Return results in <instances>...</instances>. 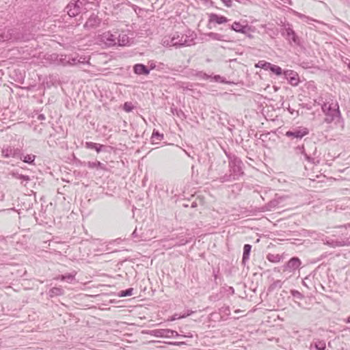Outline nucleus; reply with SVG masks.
Returning a JSON list of instances; mask_svg holds the SVG:
<instances>
[{"label":"nucleus","mask_w":350,"mask_h":350,"mask_svg":"<svg viewBox=\"0 0 350 350\" xmlns=\"http://www.w3.org/2000/svg\"><path fill=\"white\" fill-rule=\"evenodd\" d=\"M277 204H278V201H276V200H273V201H271V202L269 203V206L270 208H273V207H275Z\"/></svg>","instance_id":"38"},{"label":"nucleus","mask_w":350,"mask_h":350,"mask_svg":"<svg viewBox=\"0 0 350 350\" xmlns=\"http://www.w3.org/2000/svg\"><path fill=\"white\" fill-rule=\"evenodd\" d=\"M283 29L281 30V34L288 41L290 45L301 46V40L297 35L292 28V25L286 24L283 25Z\"/></svg>","instance_id":"5"},{"label":"nucleus","mask_w":350,"mask_h":350,"mask_svg":"<svg viewBox=\"0 0 350 350\" xmlns=\"http://www.w3.org/2000/svg\"><path fill=\"white\" fill-rule=\"evenodd\" d=\"M163 139V134H161L158 131H153L152 134L151 139L152 143H155V141H161Z\"/></svg>","instance_id":"24"},{"label":"nucleus","mask_w":350,"mask_h":350,"mask_svg":"<svg viewBox=\"0 0 350 350\" xmlns=\"http://www.w3.org/2000/svg\"><path fill=\"white\" fill-rule=\"evenodd\" d=\"M175 111H176V114L177 116H180V115H184L183 112L182 111H178L177 109H175Z\"/></svg>","instance_id":"42"},{"label":"nucleus","mask_w":350,"mask_h":350,"mask_svg":"<svg viewBox=\"0 0 350 350\" xmlns=\"http://www.w3.org/2000/svg\"><path fill=\"white\" fill-rule=\"evenodd\" d=\"M103 145L94 143V142H86L85 143V147L90 149H94L97 152H100L101 151V149L103 148Z\"/></svg>","instance_id":"22"},{"label":"nucleus","mask_w":350,"mask_h":350,"mask_svg":"<svg viewBox=\"0 0 350 350\" xmlns=\"http://www.w3.org/2000/svg\"><path fill=\"white\" fill-rule=\"evenodd\" d=\"M188 243V241L187 240H185V239H181L177 243L175 244V246H181V245H185L186 243Z\"/></svg>","instance_id":"35"},{"label":"nucleus","mask_w":350,"mask_h":350,"mask_svg":"<svg viewBox=\"0 0 350 350\" xmlns=\"http://www.w3.org/2000/svg\"><path fill=\"white\" fill-rule=\"evenodd\" d=\"M64 291L62 288L53 287L49 290V295L51 297L55 296H61L64 294Z\"/></svg>","instance_id":"20"},{"label":"nucleus","mask_w":350,"mask_h":350,"mask_svg":"<svg viewBox=\"0 0 350 350\" xmlns=\"http://www.w3.org/2000/svg\"><path fill=\"white\" fill-rule=\"evenodd\" d=\"M229 162V174H225L218 178L220 183L232 182L238 180L244 174L243 162L234 155L227 154Z\"/></svg>","instance_id":"2"},{"label":"nucleus","mask_w":350,"mask_h":350,"mask_svg":"<svg viewBox=\"0 0 350 350\" xmlns=\"http://www.w3.org/2000/svg\"><path fill=\"white\" fill-rule=\"evenodd\" d=\"M301 264L300 259L297 257L291 258L285 266V269L289 271H293L297 269Z\"/></svg>","instance_id":"12"},{"label":"nucleus","mask_w":350,"mask_h":350,"mask_svg":"<svg viewBox=\"0 0 350 350\" xmlns=\"http://www.w3.org/2000/svg\"><path fill=\"white\" fill-rule=\"evenodd\" d=\"M346 322L348 323H350V316L347 318V319L346 320Z\"/></svg>","instance_id":"46"},{"label":"nucleus","mask_w":350,"mask_h":350,"mask_svg":"<svg viewBox=\"0 0 350 350\" xmlns=\"http://www.w3.org/2000/svg\"><path fill=\"white\" fill-rule=\"evenodd\" d=\"M101 23V19L95 14H92L84 24V28L86 29H95L98 27Z\"/></svg>","instance_id":"11"},{"label":"nucleus","mask_w":350,"mask_h":350,"mask_svg":"<svg viewBox=\"0 0 350 350\" xmlns=\"http://www.w3.org/2000/svg\"><path fill=\"white\" fill-rule=\"evenodd\" d=\"M291 293L296 299H298L299 300L304 299V295L297 290H291Z\"/></svg>","instance_id":"32"},{"label":"nucleus","mask_w":350,"mask_h":350,"mask_svg":"<svg viewBox=\"0 0 350 350\" xmlns=\"http://www.w3.org/2000/svg\"><path fill=\"white\" fill-rule=\"evenodd\" d=\"M284 78L293 86L298 85L299 83V77L298 74L292 70H286L283 72Z\"/></svg>","instance_id":"10"},{"label":"nucleus","mask_w":350,"mask_h":350,"mask_svg":"<svg viewBox=\"0 0 350 350\" xmlns=\"http://www.w3.org/2000/svg\"><path fill=\"white\" fill-rule=\"evenodd\" d=\"M308 134L309 130L308 128L304 126H298L286 131L285 136L289 138L291 141L298 142Z\"/></svg>","instance_id":"6"},{"label":"nucleus","mask_w":350,"mask_h":350,"mask_svg":"<svg viewBox=\"0 0 350 350\" xmlns=\"http://www.w3.org/2000/svg\"><path fill=\"white\" fill-rule=\"evenodd\" d=\"M56 280H62V275H59L57 278H56Z\"/></svg>","instance_id":"47"},{"label":"nucleus","mask_w":350,"mask_h":350,"mask_svg":"<svg viewBox=\"0 0 350 350\" xmlns=\"http://www.w3.org/2000/svg\"><path fill=\"white\" fill-rule=\"evenodd\" d=\"M72 62H70V60H68V62L70 64H77V62H76V59L75 58H72Z\"/></svg>","instance_id":"40"},{"label":"nucleus","mask_w":350,"mask_h":350,"mask_svg":"<svg viewBox=\"0 0 350 350\" xmlns=\"http://www.w3.org/2000/svg\"><path fill=\"white\" fill-rule=\"evenodd\" d=\"M75 274L68 273L65 275H62V281H66L68 282H71L75 279Z\"/></svg>","instance_id":"30"},{"label":"nucleus","mask_w":350,"mask_h":350,"mask_svg":"<svg viewBox=\"0 0 350 350\" xmlns=\"http://www.w3.org/2000/svg\"><path fill=\"white\" fill-rule=\"evenodd\" d=\"M190 314L189 313H187V314H183L180 317H177L176 314L174 315L172 320H176V319H180V318H184V317H186L187 316H189Z\"/></svg>","instance_id":"37"},{"label":"nucleus","mask_w":350,"mask_h":350,"mask_svg":"<svg viewBox=\"0 0 350 350\" xmlns=\"http://www.w3.org/2000/svg\"><path fill=\"white\" fill-rule=\"evenodd\" d=\"M134 72L137 75H147L150 72V70L142 64H135L133 67Z\"/></svg>","instance_id":"15"},{"label":"nucleus","mask_w":350,"mask_h":350,"mask_svg":"<svg viewBox=\"0 0 350 350\" xmlns=\"http://www.w3.org/2000/svg\"><path fill=\"white\" fill-rule=\"evenodd\" d=\"M326 244H327L332 247L341 246V245H344V244H342L341 242L334 241H332L331 242L327 241Z\"/></svg>","instance_id":"33"},{"label":"nucleus","mask_w":350,"mask_h":350,"mask_svg":"<svg viewBox=\"0 0 350 350\" xmlns=\"http://www.w3.org/2000/svg\"><path fill=\"white\" fill-rule=\"evenodd\" d=\"M282 284H283V282L281 280H275L269 286V291H274L277 288H282Z\"/></svg>","instance_id":"27"},{"label":"nucleus","mask_w":350,"mask_h":350,"mask_svg":"<svg viewBox=\"0 0 350 350\" xmlns=\"http://www.w3.org/2000/svg\"><path fill=\"white\" fill-rule=\"evenodd\" d=\"M173 344H174V345H180V343H179V342H174Z\"/></svg>","instance_id":"49"},{"label":"nucleus","mask_w":350,"mask_h":350,"mask_svg":"<svg viewBox=\"0 0 350 350\" xmlns=\"http://www.w3.org/2000/svg\"><path fill=\"white\" fill-rule=\"evenodd\" d=\"M230 20L227 18L226 16L218 15L217 14H211L209 16V22L210 23H215L217 24H223L226 23Z\"/></svg>","instance_id":"14"},{"label":"nucleus","mask_w":350,"mask_h":350,"mask_svg":"<svg viewBox=\"0 0 350 350\" xmlns=\"http://www.w3.org/2000/svg\"><path fill=\"white\" fill-rule=\"evenodd\" d=\"M296 150L298 152H300L301 154H303L307 161L312 163L314 162V159L312 157V155L310 152L306 151L304 146H298L297 147H296Z\"/></svg>","instance_id":"17"},{"label":"nucleus","mask_w":350,"mask_h":350,"mask_svg":"<svg viewBox=\"0 0 350 350\" xmlns=\"http://www.w3.org/2000/svg\"><path fill=\"white\" fill-rule=\"evenodd\" d=\"M271 64H272L265 61H259L258 63L256 64V66L263 68L265 70H269Z\"/></svg>","instance_id":"29"},{"label":"nucleus","mask_w":350,"mask_h":350,"mask_svg":"<svg viewBox=\"0 0 350 350\" xmlns=\"http://www.w3.org/2000/svg\"><path fill=\"white\" fill-rule=\"evenodd\" d=\"M321 109L326 116L325 122L327 124L340 117L338 103L333 98L326 99L325 102L322 105Z\"/></svg>","instance_id":"3"},{"label":"nucleus","mask_w":350,"mask_h":350,"mask_svg":"<svg viewBox=\"0 0 350 350\" xmlns=\"http://www.w3.org/2000/svg\"><path fill=\"white\" fill-rule=\"evenodd\" d=\"M124 109L126 111H131L133 109V107L131 106V103H125L124 105Z\"/></svg>","instance_id":"34"},{"label":"nucleus","mask_w":350,"mask_h":350,"mask_svg":"<svg viewBox=\"0 0 350 350\" xmlns=\"http://www.w3.org/2000/svg\"><path fill=\"white\" fill-rule=\"evenodd\" d=\"M133 288H129L125 291H120L119 296L121 297L131 296L133 295Z\"/></svg>","instance_id":"31"},{"label":"nucleus","mask_w":350,"mask_h":350,"mask_svg":"<svg viewBox=\"0 0 350 350\" xmlns=\"http://www.w3.org/2000/svg\"><path fill=\"white\" fill-rule=\"evenodd\" d=\"M269 70L277 76H280L283 74L282 68L277 65L271 64Z\"/></svg>","instance_id":"28"},{"label":"nucleus","mask_w":350,"mask_h":350,"mask_svg":"<svg viewBox=\"0 0 350 350\" xmlns=\"http://www.w3.org/2000/svg\"><path fill=\"white\" fill-rule=\"evenodd\" d=\"M132 236L133 237L135 238V237H138L139 235L137 234V228L133 231V232L132 233Z\"/></svg>","instance_id":"39"},{"label":"nucleus","mask_w":350,"mask_h":350,"mask_svg":"<svg viewBox=\"0 0 350 350\" xmlns=\"http://www.w3.org/2000/svg\"><path fill=\"white\" fill-rule=\"evenodd\" d=\"M38 119L40 120H44V115L41 114L38 116Z\"/></svg>","instance_id":"44"},{"label":"nucleus","mask_w":350,"mask_h":350,"mask_svg":"<svg viewBox=\"0 0 350 350\" xmlns=\"http://www.w3.org/2000/svg\"><path fill=\"white\" fill-rule=\"evenodd\" d=\"M312 346H314L317 350H325L326 344L324 340H318L314 342V343L311 345V347Z\"/></svg>","instance_id":"23"},{"label":"nucleus","mask_w":350,"mask_h":350,"mask_svg":"<svg viewBox=\"0 0 350 350\" xmlns=\"http://www.w3.org/2000/svg\"><path fill=\"white\" fill-rule=\"evenodd\" d=\"M174 333H176V336H180L177 332L170 329H157L148 332L149 334L157 338H172L174 337Z\"/></svg>","instance_id":"9"},{"label":"nucleus","mask_w":350,"mask_h":350,"mask_svg":"<svg viewBox=\"0 0 350 350\" xmlns=\"http://www.w3.org/2000/svg\"><path fill=\"white\" fill-rule=\"evenodd\" d=\"M92 1L90 0H77L70 1L66 7L69 16L75 17L80 14L86 13L92 9Z\"/></svg>","instance_id":"4"},{"label":"nucleus","mask_w":350,"mask_h":350,"mask_svg":"<svg viewBox=\"0 0 350 350\" xmlns=\"http://www.w3.org/2000/svg\"><path fill=\"white\" fill-rule=\"evenodd\" d=\"M219 77H219V75H217V76H216V77H215V78H216L217 79H219Z\"/></svg>","instance_id":"51"},{"label":"nucleus","mask_w":350,"mask_h":350,"mask_svg":"<svg viewBox=\"0 0 350 350\" xmlns=\"http://www.w3.org/2000/svg\"><path fill=\"white\" fill-rule=\"evenodd\" d=\"M36 156L33 154H27L25 156H23L22 154V161L25 163L31 164L33 163L35 160Z\"/></svg>","instance_id":"25"},{"label":"nucleus","mask_w":350,"mask_h":350,"mask_svg":"<svg viewBox=\"0 0 350 350\" xmlns=\"http://www.w3.org/2000/svg\"><path fill=\"white\" fill-rule=\"evenodd\" d=\"M247 36H248L249 38H252V35H250V34H248V35H247Z\"/></svg>","instance_id":"52"},{"label":"nucleus","mask_w":350,"mask_h":350,"mask_svg":"<svg viewBox=\"0 0 350 350\" xmlns=\"http://www.w3.org/2000/svg\"><path fill=\"white\" fill-rule=\"evenodd\" d=\"M87 166L89 168H96V169H101L105 170V166L103 163H100V161H88L87 163Z\"/></svg>","instance_id":"21"},{"label":"nucleus","mask_w":350,"mask_h":350,"mask_svg":"<svg viewBox=\"0 0 350 350\" xmlns=\"http://www.w3.org/2000/svg\"><path fill=\"white\" fill-rule=\"evenodd\" d=\"M100 42H102L107 47L117 46L116 33H112L111 31L104 32L100 35Z\"/></svg>","instance_id":"8"},{"label":"nucleus","mask_w":350,"mask_h":350,"mask_svg":"<svg viewBox=\"0 0 350 350\" xmlns=\"http://www.w3.org/2000/svg\"><path fill=\"white\" fill-rule=\"evenodd\" d=\"M129 44V38L126 33H120L117 37V46H124Z\"/></svg>","instance_id":"16"},{"label":"nucleus","mask_w":350,"mask_h":350,"mask_svg":"<svg viewBox=\"0 0 350 350\" xmlns=\"http://www.w3.org/2000/svg\"><path fill=\"white\" fill-rule=\"evenodd\" d=\"M222 3L227 7L232 5V0H221Z\"/></svg>","instance_id":"36"},{"label":"nucleus","mask_w":350,"mask_h":350,"mask_svg":"<svg viewBox=\"0 0 350 350\" xmlns=\"http://www.w3.org/2000/svg\"><path fill=\"white\" fill-rule=\"evenodd\" d=\"M230 29L238 33H247L250 30V27L247 25H242L239 22H234Z\"/></svg>","instance_id":"13"},{"label":"nucleus","mask_w":350,"mask_h":350,"mask_svg":"<svg viewBox=\"0 0 350 350\" xmlns=\"http://www.w3.org/2000/svg\"><path fill=\"white\" fill-rule=\"evenodd\" d=\"M219 77H219V75H217V76H216V77H215V78H216L217 79H219Z\"/></svg>","instance_id":"50"},{"label":"nucleus","mask_w":350,"mask_h":350,"mask_svg":"<svg viewBox=\"0 0 350 350\" xmlns=\"http://www.w3.org/2000/svg\"><path fill=\"white\" fill-rule=\"evenodd\" d=\"M206 36L213 40L226 41V40L224 39L225 36L218 33L209 32L206 33Z\"/></svg>","instance_id":"19"},{"label":"nucleus","mask_w":350,"mask_h":350,"mask_svg":"<svg viewBox=\"0 0 350 350\" xmlns=\"http://www.w3.org/2000/svg\"><path fill=\"white\" fill-rule=\"evenodd\" d=\"M252 250V245L250 244H245L243 246V262H245L250 258V254Z\"/></svg>","instance_id":"18"},{"label":"nucleus","mask_w":350,"mask_h":350,"mask_svg":"<svg viewBox=\"0 0 350 350\" xmlns=\"http://www.w3.org/2000/svg\"><path fill=\"white\" fill-rule=\"evenodd\" d=\"M11 175L15 178L21 179V180H23L25 181H29L30 180V178L29 176L20 174L18 172H11Z\"/></svg>","instance_id":"26"},{"label":"nucleus","mask_w":350,"mask_h":350,"mask_svg":"<svg viewBox=\"0 0 350 350\" xmlns=\"http://www.w3.org/2000/svg\"><path fill=\"white\" fill-rule=\"evenodd\" d=\"M298 16H299L300 18H307L305 15L301 14H299Z\"/></svg>","instance_id":"43"},{"label":"nucleus","mask_w":350,"mask_h":350,"mask_svg":"<svg viewBox=\"0 0 350 350\" xmlns=\"http://www.w3.org/2000/svg\"><path fill=\"white\" fill-rule=\"evenodd\" d=\"M313 146H315L314 145H313ZM316 151H317V148H316V147H314V152H313V154H315Z\"/></svg>","instance_id":"48"},{"label":"nucleus","mask_w":350,"mask_h":350,"mask_svg":"<svg viewBox=\"0 0 350 350\" xmlns=\"http://www.w3.org/2000/svg\"><path fill=\"white\" fill-rule=\"evenodd\" d=\"M175 111H176V114L177 116H180V115H184L183 112L182 111H178L177 109H175Z\"/></svg>","instance_id":"41"},{"label":"nucleus","mask_w":350,"mask_h":350,"mask_svg":"<svg viewBox=\"0 0 350 350\" xmlns=\"http://www.w3.org/2000/svg\"><path fill=\"white\" fill-rule=\"evenodd\" d=\"M348 67L350 69V62L349 63Z\"/></svg>","instance_id":"53"},{"label":"nucleus","mask_w":350,"mask_h":350,"mask_svg":"<svg viewBox=\"0 0 350 350\" xmlns=\"http://www.w3.org/2000/svg\"><path fill=\"white\" fill-rule=\"evenodd\" d=\"M1 155L4 158H16L22 159V152L18 148L4 145L1 148Z\"/></svg>","instance_id":"7"},{"label":"nucleus","mask_w":350,"mask_h":350,"mask_svg":"<svg viewBox=\"0 0 350 350\" xmlns=\"http://www.w3.org/2000/svg\"><path fill=\"white\" fill-rule=\"evenodd\" d=\"M267 258H268V260H270V261H273V259H271V256H270V255H269V256H268Z\"/></svg>","instance_id":"45"},{"label":"nucleus","mask_w":350,"mask_h":350,"mask_svg":"<svg viewBox=\"0 0 350 350\" xmlns=\"http://www.w3.org/2000/svg\"><path fill=\"white\" fill-rule=\"evenodd\" d=\"M195 39L196 34L187 30L185 33L174 32L170 36L165 37L162 42L165 46H174L177 49L192 45Z\"/></svg>","instance_id":"1"}]
</instances>
